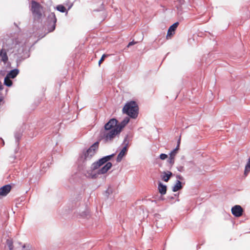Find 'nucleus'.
I'll return each instance as SVG.
<instances>
[{
	"label": "nucleus",
	"instance_id": "f257e3e1",
	"mask_svg": "<svg viewBox=\"0 0 250 250\" xmlns=\"http://www.w3.org/2000/svg\"><path fill=\"white\" fill-rule=\"evenodd\" d=\"M118 121L115 119H110L104 125V128L101 132V137L105 142L111 141L120 132L116 127Z\"/></svg>",
	"mask_w": 250,
	"mask_h": 250
},
{
	"label": "nucleus",
	"instance_id": "f03ea898",
	"mask_svg": "<svg viewBox=\"0 0 250 250\" xmlns=\"http://www.w3.org/2000/svg\"><path fill=\"white\" fill-rule=\"evenodd\" d=\"M139 107L135 101H130L125 104L122 109V112L130 117L135 119L138 115Z\"/></svg>",
	"mask_w": 250,
	"mask_h": 250
},
{
	"label": "nucleus",
	"instance_id": "7ed1b4c3",
	"mask_svg": "<svg viewBox=\"0 0 250 250\" xmlns=\"http://www.w3.org/2000/svg\"><path fill=\"white\" fill-rule=\"evenodd\" d=\"M31 11L35 17L40 19L42 17V7L37 2L32 1L31 2Z\"/></svg>",
	"mask_w": 250,
	"mask_h": 250
},
{
	"label": "nucleus",
	"instance_id": "20e7f679",
	"mask_svg": "<svg viewBox=\"0 0 250 250\" xmlns=\"http://www.w3.org/2000/svg\"><path fill=\"white\" fill-rule=\"evenodd\" d=\"M99 144V143L98 142H96L90 147L84 154L85 159H87L88 158H90L95 154L96 150L98 148Z\"/></svg>",
	"mask_w": 250,
	"mask_h": 250
},
{
	"label": "nucleus",
	"instance_id": "39448f33",
	"mask_svg": "<svg viewBox=\"0 0 250 250\" xmlns=\"http://www.w3.org/2000/svg\"><path fill=\"white\" fill-rule=\"evenodd\" d=\"M232 214L235 217H239L242 215L243 208L239 205H235L231 208Z\"/></svg>",
	"mask_w": 250,
	"mask_h": 250
},
{
	"label": "nucleus",
	"instance_id": "423d86ee",
	"mask_svg": "<svg viewBox=\"0 0 250 250\" xmlns=\"http://www.w3.org/2000/svg\"><path fill=\"white\" fill-rule=\"evenodd\" d=\"M179 22H176L169 27L166 37L167 40L171 39L173 35H174L175 30L177 28Z\"/></svg>",
	"mask_w": 250,
	"mask_h": 250
},
{
	"label": "nucleus",
	"instance_id": "0eeeda50",
	"mask_svg": "<svg viewBox=\"0 0 250 250\" xmlns=\"http://www.w3.org/2000/svg\"><path fill=\"white\" fill-rule=\"evenodd\" d=\"M11 186L6 185L0 188V196H5L10 191Z\"/></svg>",
	"mask_w": 250,
	"mask_h": 250
},
{
	"label": "nucleus",
	"instance_id": "6e6552de",
	"mask_svg": "<svg viewBox=\"0 0 250 250\" xmlns=\"http://www.w3.org/2000/svg\"><path fill=\"white\" fill-rule=\"evenodd\" d=\"M112 164L110 162H107L105 166L99 169L97 171L98 174H103L107 172V171L111 168Z\"/></svg>",
	"mask_w": 250,
	"mask_h": 250
},
{
	"label": "nucleus",
	"instance_id": "1a4fd4ad",
	"mask_svg": "<svg viewBox=\"0 0 250 250\" xmlns=\"http://www.w3.org/2000/svg\"><path fill=\"white\" fill-rule=\"evenodd\" d=\"M129 117H125L124 120L119 124H117L116 125V127L117 129V130L119 131V132L120 133L122 129L127 124V123L129 121Z\"/></svg>",
	"mask_w": 250,
	"mask_h": 250
},
{
	"label": "nucleus",
	"instance_id": "9d476101",
	"mask_svg": "<svg viewBox=\"0 0 250 250\" xmlns=\"http://www.w3.org/2000/svg\"><path fill=\"white\" fill-rule=\"evenodd\" d=\"M127 151V148L126 146H125L123 148L122 150L120 151V152L119 153L117 158V162H120L123 157L125 155Z\"/></svg>",
	"mask_w": 250,
	"mask_h": 250
},
{
	"label": "nucleus",
	"instance_id": "9b49d317",
	"mask_svg": "<svg viewBox=\"0 0 250 250\" xmlns=\"http://www.w3.org/2000/svg\"><path fill=\"white\" fill-rule=\"evenodd\" d=\"M158 190L162 195H164L167 192V186L160 183L158 185Z\"/></svg>",
	"mask_w": 250,
	"mask_h": 250
},
{
	"label": "nucleus",
	"instance_id": "f8f14e48",
	"mask_svg": "<svg viewBox=\"0 0 250 250\" xmlns=\"http://www.w3.org/2000/svg\"><path fill=\"white\" fill-rule=\"evenodd\" d=\"M172 175L171 172L167 171V172H164L162 177V179L165 182H168L171 176Z\"/></svg>",
	"mask_w": 250,
	"mask_h": 250
},
{
	"label": "nucleus",
	"instance_id": "ddd939ff",
	"mask_svg": "<svg viewBox=\"0 0 250 250\" xmlns=\"http://www.w3.org/2000/svg\"><path fill=\"white\" fill-rule=\"evenodd\" d=\"M19 70L15 69L10 71L7 75V76L12 79L15 78L19 74Z\"/></svg>",
	"mask_w": 250,
	"mask_h": 250
},
{
	"label": "nucleus",
	"instance_id": "4468645a",
	"mask_svg": "<svg viewBox=\"0 0 250 250\" xmlns=\"http://www.w3.org/2000/svg\"><path fill=\"white\" fill-rule=\"evenodd\" d=\"M104 164L103 163V162L102 161H101V159L94 163L92 165V166H91V168L93 169V170H96V169H98L100 167H101L102 165H103Z\"/></svg>",
	"mask_w": 250,
	"mask_h": 250
},
{
	"label": "nucleus",
	"instance_id": "2eb2a0df",
	"mask_svg": "<svg viewBox=\"0 0 250 250\" xmlns=\"http://www.w3.org/2000/svg\"><path fill=\"white\" fill-rule=\"evenodd\" d=\"M182 188V183L179 180H178L177 181L175 185L172 188V191L174 192H176L181 189Z\"/></svg>",
	"mask_w": 250,
	"mask_h": 250
},
{
	"label": "nucleus",
	"instance_id": "dca6fc26",
	"mask_svg": "<svg viewBox=\"0 0 250 250\" xmlns=\"http://www.w3.org/2000/svg\"><path fill=\"white\" fill-rule=\"evenodd\" d=\"M180 138H179L178 141V145L176 147V148H175V149H174L169 154V156L170 157H173V158H175V156L176 155V154H177V151L179 149V144L180 143Z\"/></svg>",
	"mask_w": 250,
	"mask_h": 250
},
{
	"label": "nucleus",
	"instance_id": "f3484780",
	"mask_svg": "<svg viewBox=\"0 0 250 250\" xmlns=\"http://www.w3.org/2000/svg\"><path fill=\"white\" fill-rule=\"evenodd\" d=\"M1 61L4 62H7L8 60V58L7 55V52L5 50H2V53L1 55Z\"/></svg>",
	"mask_w": 250,
	"mask_h": 250
},
{
	"label": "nucleus",
	"instance_id": "a211bd4d",
	"mask_svg": "<svg viewBox=\"0 0 250 250\" xmlns=\"http://www.w3.org/2000/svg\"><path fill=\"white\" fill-rule=\"evenodd\" d=\"M4 83L7 86H10L12 84V82L10 80V78L8 77L7 76L4 78Z\"/></svg>",
	"mask_w": 250,
	"mask_h": 250
},
{
	"label": "nucleus",
	"instance_id": "6ab92c4d",
	"mask_svg": "<svg viewBox=\"0 0 250 250\" xmlns=\"http://www.w3.org/2000/svg\"><path fill=\"white\" fill-rule=\"evenodd\" d=\"M250 171V158L249 159L248 162L247 163L245 169L244 174L247 176L249 172Z\"/></svg>",
	"mask_w": 250,
	"mask_h": 250
},
{
	"label": "nucleus",
	"instance_id": "aec40b11",
	"mask_svg": "<svg viewBox=\"0 0 250 250\" xmlns=\"http://www.w3.org/2000/svg\"><path fill=\"white\" fill-rule=\"evenodd\" d=\"M113 156H114V154H112V155H110L105 156V157H103V158L101 159V162L102 161L103 162V163L104 164L107 162L109 161L111 159V158L112 157H113Z\"/></svg>",
	"mask_w": 250,
	"mask_h": 250
},
{
	"label": "nucleus",
	"instance_id": "412c9836",
	"mask_svg": "<svg viewBox=\"0 0 250 250\" xmlns=\"http://www.w3.org/2000/svg\"><path fill=\"white\" fill-rule=\"evenodd\" d=\"M50 17H52V18H54V23L53 24L52 29L49 31V32H51V31H53V30H55V23H56V22L57 21V19H56L55 15V14L54 13H52L50 14Z\"/></svg>",
	"mask_w": 250,
	"mask_h": 250
},
{
	"label": "nucleus",
	"instance_id": "4be33fe9",
	"mask_svg": "<svg viewBox=\"0 0 250 250\" xmlns=\"http://www.w3.org/2000/svg\"><path fill=\"white\" fill-rule=\"evenodd\" d=\"M6 244L10 250H13V241L12 239H7Z\"/></svg>",
	"mask_w": 250,
	"mask_h": 250
},
{
	"label": "nucleus",
	"instance_id": "5701e85b",
	"mask_svg": "<svg viewBox=\"0 0 250 250\" xmlns=\"http://www.w3.org/2000/svg\"><path fill=\"white\" fill-rule=\"evenodd\" d=\"M57 9L61 12H65L66 11L65 7L62 5H59L56 7Z\"/></svg>",
	"mask_w": 250,
	"mask_h": 250
},
{
	"label": "nucleus",
	"instance_id": "b1692460",
	"mask_svg": "<svg viewBox=\"0 0 250 250\" xmlns=\"http://www.w3.org/2000/svg\"><path fill=\"white\" fill-rule=\"evenodd\" d=\"M108 55L104 54L102 56L101 59L99 61V65L100 66L101 64L104 62V60L105 58L107 57Z\"/></svg>",
	"mask_w": 250,
	"mask_h": 250
},
{
	"label": "nucleus",
	"instance_id": "393cba45",
	"mask_svg": "<svg viewBox=\"0 0 250 250\" xmlns=\"http://www.w3.org/2000/svg\"><path fill=\"white\" fill-rule=\"evenodd\" d=\"M168 162L171 165V166L173 165V164L174 163V158L169 156Z\"/></svg>",
	"mask_w": 250,
	"mask_h": 250
},
{
	"label": "nucleus",
	"instance_id": "a878e982",
	"mask_svg": "<svg viewBox=\"0 0 250 250\" xmlns=\"http://www.w3.org/2000/svg\"><path fill=\"white\" fill-rule=\"evenodd\" d=\"M167 155L166 154H161L160 155V158L161 159V160H165L166 159H167Z\"/></svg>",
	"mask_w": 250,
	"mask_h": 250
},
{
	"label": "nucleus",
	"instance_id": "bb28decb",
	"mask_svg": "<svg viewBox=\"0 0 250 250\" xmlns=\"http://www.w3.org/2000/svg\"><path fill=\"white\" fill-rule=\"evenodd\" d=\"M137 43V42H134V41H132L130 42H129V43L128 44L127 47H129V46H132L133 45H134L135 44H136Z\"/></svg>",
	"mask_w": 250,
	"mask_h": 250
},
{
	"label": "nucleus",
	"instance_id": "cd10ccee",
	"mask_svg": "<svg viewBox=\"0 0 250 250\" xmlns=\"http://www.w3.org/2000/svg\"><path fill=\"white\" fill-rule=\"evenodd\" d=\"M177 178L180 180H183V177L181 176V175H177L176 176Z\"/></svg>",
	"mask_w": 250,
	"mask_h": 250
},
{
	"label": "nucleus",
	"instance_id": "c85d7f7f",
	"mask_svg": "<svg viewBox=\"0 0 250 250\" xmlns=\"http://www.w3.org/2000/svg\"><path fill=\"white\" fill-rule=\"evenodd\" d=\"M3 89V85L2 84V83L0 82V90H2Z\"/></svg>",
	"mask_w": 250,
	"mask_h": 250
},
{
	"label": "nucleus",
	"instance_id": "c756f323",
	"mask_svg": "<svg viewBox=\"0 0 250 250\" xmlns=\"http://www.w3.org/2000/svg\"><path fill=\"white\" fill-rule=\"evenodd\" d=\"M97 177L96 175L94 174L92 176V178H96Z\"/></svg>",
	"mask_w": 250,
	"mask_h": 250
},
{
	"label": "nucleus",
	"instance_id": "7c9ffc66",
	"mask_svg": "<svg viewBox=\"0 0 250 250\" xmlns=\"http://www.w3.org/2000/svg\"><path fill=\"white\" fill-rule=\"evenodd\" d=\"M4 49H2V50H0V57L1 56V53H2V50H3Z\"/></svg>",
	"mask_w": 250,
	"mask_h": 250
},
{
	"label": "nucleus",
	"instance_id": "2f4dec72",
	"mask_svg": "<svg viewBox=\"0 0 250 250\" xmlns=\"http://www.w3.org/2000/svg\"><path fill=\"white\" fill-rule=\"evenodd\" d=\"M25 248V245H24V246H23V249H24Z\"/></svg>",
	"mask_w": 250,
	"mask_h": 250
}]
</instances>
